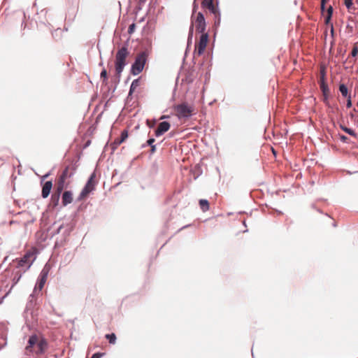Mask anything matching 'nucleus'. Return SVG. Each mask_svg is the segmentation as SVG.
Instances as JSON below:
<instances>
[{"mask_svg":"<svg viewBox=\"0 0 358 358\" xmlns=\"http://www.w3.org/2000/svg\"><path fill=\"white\" fill-rule=\"evenodd\" d=\"M48 344L45 338L38 334L29 336L27 345L24 348L27 356L41 355L48 350Z\"/></svg>","mask_w":358,"mask_h":358,"instance_id":"nucleus-1","label":"nucleus"},{"mask_svg":"<svg viewBox=\"0 0 358 358\" xmlns=\"http://www.w3.org/2000/svg\"><path fill=\"white\" fill-rule=\"evenodd\" d=\"M129 55L127 47L123 46L120 48L115 54V79L117 82L120 81L121 74L124 66L127 65V59Z\"/></svg>","mask_w":358,"mask_h":358,"instance_id":"nucleus-2","label":"nucleus"},{"mask_svg":"<svg viewBox=\"0 0 358 358\" xmlns=\"http://www.w3.org/2000/svg\"><path fill=\"white\" fill-rule=\"evenodd\" d=\"M36 250L32 248L28 250L22 258H17L13 260V263L15 264L16 268H24V271L28 270L34 262L35 261Z\"/></svg>","mask_w":358,"mask_h":358,"instance_id":"nucleus-3","label":"nucleus"},{"mask_svg":"<svg viewBox=\"0 0 358 358\" xmlns=\"http://www.w3.org/2000/svg\"><path fill=\"white\" fill-rule=\"evenodd\" d=\"M175 111L180 120L187 119L193 115L194 108L187 103L183 102L175 106Z\"/></svg>","mask_w":358,"mask_h":358,"instance_id":"nucleus-4","label":"nucleus"},{"mask_svg":"<svg viewBox=\"0 0 358 358\" xmlns=\"http://www.w3.org/2000/svg\"><path fill=\"white\" fill-rule=\"evenodd\" d=\"M147 57L146 52H142L137 55L135 62L131 68V72L133 75H138L142 72L146 63Z\"/></svg>","mask_w":358,"mask_h":358,"instance_id":"nucleus-5","label":"nucleus"},{"mask_svg":"<svg viewBox=\"0 0 358 358\" xmlns=\"http://www.w3.org/2000/svg\"><path fill=\"white\" fill-rule=\"evenodd\" d=\"M96 174L93 173L89 178L85 186L82 189L80 194L78 197V201H81L85 200L89 194L95 189L96 182L95 181Z\"/></svg>","mask_w":358,"mask_h":358,"instance_id":"nucleus-6","label":"nucleus"},{"mask_svg":"<svg viewBox=\"0 0 358 358\" xmlns=\"http://www.w3.org/2000/svg\"><path fill=\"white\" fill-rule=\"evenodd\" d=\"M192 23H193V27L195 26L196 31L198 33H200L201 34H203V33H206V20H205L204 15L202 13L199 12L197 13V15H196V17L195 18V20H193L192 18L191 24Z\"/></svg>","mask_w":358,"mask_h":358,"instance_id":"nucleus-7","label":"nucleus"},{"mask_svg":"<svg viewBox=\"0 0 358 358\" xmlns=\"http://www.w3.org/2000/svg\"><path fill=\"white\" fill-rule=\"evenodd\" d=\"M208 40V33H203V34L201 35L199 43L197 46L196 47L195 51L196 52V54L198 55H201L206 47L207 43Z\"/></svg>","mask_w":358,"mask_h":358,"instance_id":"nucleus-8","label":"nucleus"},{"mask_svg":"<svg viewBox=\"0 0 358 358\" xmlns=\"http://www.w3.org/2000/svg\"><path fill=\"white\" fill-rule=\"evenodd\" d=\"M49 273V268L45 266L43 270L41 271L39 275V279L38 282L36 283L35 289H38V290H42L48 278Z\"/></svg>","mask_w":358,"mask_h":358,"instance_id":"nucleus-9","label":"nucleus"},{"mask_svg":"<svg viewBox=\"0 0 358 358\" xmlns=\"http://www.w3.org/2000/svg\"><path fill=\"white\" fill-rule=\"evenodd\" d=\"M181 71L179 73V78H181L182 81L187 82L188 83L192 82V69H181Z\"/></svg>","mask_w":358,"mask_h":358,"instance_id":"nucleus-10","label":"nucleus"},{"mask_svg":"<svg viewBox=\"0 0 358 358\" xmlns=\"http://www.w3.org/2000/svg\"><path fill=\"white\" fill-rule=\"evenodd\" d=\"M170 123L168 121L163 120L158 123L157 134L158 136L166 132L170 128Z\"/></svg>","mask_w":358,"mask_h":358,"instance_id":"nucleus-11","label":"nucleus"},{"mask_svg":"<svg viewBox=\"0 0 358 358\" xmlns=\"http://www.w3.org/2000/svg\"><path fill=\"white\" fill-rule=\"evenodd\" d=\"M52 187V181H47L45 182V184L43 186L42 192H41V195H42L43 198L45 199L49 196Z\"/></svg>","mask_w":358,"mask_h":358,"instance_id":"nucleus-12","label":"nucleus"},{"mask_svg":"<svg viewBox=\"0 0 358 358\" xmlns=\"http://www.w3.org/2000/svg\"><path fill=\"white\" fill-rule=\"evenodd\" d=\"M73 201V194L70 191H65L62 194V204L66 206Z\"/></svg>","mask_w":358,"mask_h":358,"instance_id":"nucleus-13","label":"nucleus"},{"mask_svg":"<svg viewBox=\"0 0 358 358\" xmlns=\"http://www.w3.org/2000/svg\"><path fill=\"white\" fill-rule=\"evenodd\" d=\"M319 84L320 87L322 92L324 100H327L330 92L327 83L326 82H319Z\"/></svg>","mask_w":358,"mask_h":358,"instance_id":"nucleus-14","label":"nucleus"},{"mask_svg":"<svg viewBox=\"0 0 358 358\" xmlns=\"http://www.w3.org/2000/svg\"><path fill=\"white\" fill-rule=\"evenodd\" d=\"M61 193L54 192L51 196V204L53 207H56L59 204Z\"/></svg>","mask_w":358,"mask_h":358,"instance_id":"nucleus-15","label":"nucleus"},{"mask_svg":"<svg viewBox=\"0 0 358 358\" xmlns=\"http://www.w3.org/2000/svg\"><path fill=\"white\" fill-rule=\"evenodd\" d=\"M65 181L64 180L58 178V180L57 181L55 184V192L62 193L63 189L65 187Z\"/></svg>","mask_w":358,"mask_h":358,"instance_id":"nucleus-16","label":"nucleus"},{"mask_svg":"<svg viewBox=\"0 0 358 358\" xmlns=\"http://www.w3.org/2000/svg\"><path fill=\"white\" fill-rule=\"evenodd\" d=\"M199 206L203 212H206L209 209V203L206 199H200Z\"/></svg>","mask_w":358,"mask_h":358,"instance_id":"nucleus-17","label":"nucleus"},{"mask_svg":"<svg viewBox=\"0 0 358 358\" xmlns=\"http://www.w3.org/2000/svg\"><path fill=\"white\" fill-rule=\"evenodd\" d=\"M192 38H193V23L190 24L189 29V33H188V37H187V48H189L192 43Z\"/></svg>","mask_w":358,"mask_h":358,"instance_id":"nucleus-18","label":"nucleus"},{"mask_svg":"<svg viewBox=\"0 0 358 358\" xmlns=\"http://www.w3.org/2000/svg\"><path fill=\"white\" fill-rule=\"evenodd\" d=\"M105 338L108 341L110 344H115L117 338L114 333L106 334Z\"/></svg>","mask_w":358,"mask_h":358,"instance_id":"nucleus-19","label":"nucleus"},{"mask_svg":"<svg viewBox=\"0 0 358 358\" xmlns=\"http://www.w3.org/2000/svg\"><path fill=\"white\" fill-rule=\"evenodd\" d=\"M341 129L344 131L345 132H346L347 134H348L349 135L352 136H355L356 137L357 136V134L355 133V131L350 129V128H348L345 126H343L342 124H341L340 126Z\"/></svg>","mask_w":358,"mask_h":358,"instance_id":"nucleus-20","label":"nucleus"},{"mask_svg":"<svg viewBox=\"0 0 358 358\" xmlns=\"http://www.w3.org/2000/svg\"><path fill=\"white\" fill-rule=\"evenodd\" d=\"M344 4L349 12H350L352 10H355L357 9V8L354 6L352 0H344Z\"/></svg>","mask_w":358,"mask_h":358,"instance_id":"nucleus-21","label":"nucleus"},{"mask_svg":"<svg viewBox=\"0 0 358 358\" xmlns=\"http://www.w3.org/2000/svg\"><path fill=\"white\" fill-rule=\"evenodd\" d=\"M339 91L341 93L342 96L344 97H347L348 94V90L347 86L345 84H340L339 85Z\"/></svg>","mask_w":358,"mask_h":358,"instance_id":"nucleus-22","label":"nucleus"},{"mask_svg":"<svg viewBox=\"0 0 358 358\" xmlns=\"http://www.w3.org/2000/svg\"><path fill=\"white\" fill-rule=\"evenodd\" d=\"M221 23V14L217 13V15H215L214 18V26L217 29Z\"/></svg>","mask_w":358,"mask_h":358,"instance_id":"nucleus-23","label":"nucleus"},{"mask_svg":"<svg viewBox=\"0 0 358 358\" xmlns=\"http://www.w3.org/2000/svg\"><path fill=\"white\" fill-rule=\"evenodd\" d=\"M155 138H151L147 141V145L151 147V153L153 154L155 151V145H153L155 143Z\"/></svg>","mask_w":358,"mask_h":358,"instance_id":"nucleus-24","label":"nucleus"},{"mask_svg":"<svg viewBox=\"0 0 358 358\" xmlns=\"http://www.w3.org/2000/svg\"><path fill=\"white\" fill-rule=\"evenodd\" d=\"M333 14V7L331 6H329L327 8V16L326 17L325 22L328 23L330 19L331 18Z\"/></svg>","mask_w":358,"mask_h":358,"instance_id":"nucleus-25","label":"nucleus"},{"mask_svg":"<svg viewBox=\"0 0 358 358\" xmlns=\"http://www.w3.org/2000/svg\"><path fill=\"white\" fill-rule=\"evenodd\" d=\"M139 79L134 80L130 87V94L135 90V89L139 85Z\"/></svg>","mask_w":358,"mask_h":358,"instance_id":"nucleus-26","label":"nucleus"},{"mask_svg":"<svg viewBox=\"0 0 358 358\" xmlns=\"http://www.w3.org/2000/svg\"><path fill=\"white\" fill-rule=\"evenodd\" d=\"M320 75V77L319 82H326V80H325L326 71L324 67L321 68Z\"/></svg>","mask_w":358,"mask_h":358,"instance_id":"nucleus-27","label":"nucleus"},{"mask_svg":"<svg viewBox=\"0 0 358 358\" xmlns=\"http://www.w3.org/2000/svg\"><path fill=\"white\" fill-rule=\"evenodd\" d=\"M213 5V0H203L202 1V6L204 7V8H209V7H212V6Z\"/></svg>","mask_w":358,"mask_h":358,"instance_id":"nucleus-28","label":"nucleus"},{"mask_svg":"<svg viewBox=\"0 0 358 358\" xmlns=\"http://www.w3.org/2000/svg\"><path fill=\"white\" fill-rule=\"evenodd\" d=\"M68 174H69V168L66 167L63 171L62 173L59 177V178L66 180V179L69 177Z\"/></svg>","mask_w":358,"mask_h":358,"instance_id":"nucleus-29","label":"nucleus"},{"mask_svg":"<svg viewBox=\"0 0 358 358\" xmlns=\"http://www.w3.org/2000/svg\"><path fill=\"white\" fill-rule=\"evenodd\" d=\"M101 78L103 79V82L106 83V81L108 80V74L106 70L104 69L101 72Z\"/></svg>","mask_w":358,"mask_h":358,"instance_id":"nucleus-30","label":"nucleus"},{"mask_svg":"<svg viewBox=\"0 0 358 358\" xmlns=\"http://www.w3.org/2000/svg\"><path fill=\"white\" fill-rule=\"evenodd\" d=\"M128 137V132L127 130H124L121 133L120 137L119 138L120 139V142H124Z\"/></svg>","mask_w":358,"mask_h":358,"instance_id":"nucleus-31","label":"nucleus"},{"mask_svg":"<svg viewBox=\"0 0 358 358\" xmlns=\"http://www.w3.org/2000/svg\"><path fill=\"white\" fill-rule=\"evenodd\" d=\"M208 9L210 10V13L214 14V15H217V13H220L219 9L216 8L214 4L212 6V7L208 8Z\"/></svg>","mask_w":358,"mask_h":358,"instance_id":"nucleus-32","label":"nucleus"},{"mask_svg":"<svg viewBox=\"0 0 358 358\" xmlns=\"http://www.w3.org/2000/svg\"><path fill=\"white\" fill-rule=\"evenodd\" d=\"M208 9L210 10V13L214 14V15H217V13H220L219 9L216 8L214 4L212 6V7L208 8Z\"/></svg>","mask_w":358,"mask_h":358,"instance_id":"nucleus-33","label":"nucleus"},{"mask_svg":"<svg viewBox=\"0 0 358 358\" xmlns=\"http://www.w3.org/2000/svg\"><path fill=\"white\" fill-rule=\"evenodd\" d=\"M22 277V274L20 273L19 272H17L13 279V283L14 285H16L20 280Z\"/></svg>","mask_w":358,"mask_h":358,"instance_id":"nucleus-34","label":"nucleus"},{"mask_svg":"<svg viewBox=\"0 0 358 358\" xmlns=\"http://www.w3.org/2000/svg\"><path fill=\"white\" fill-rule=\"evenodd\" d=\"M135 29H136V24L134 23H132L131 24L129 25V27L128 28V33L129 34H133L135 31Z\"/></svg>","mask_w":358,"mask_h":358,"instance_id":"nucleus-35","label":"nucleus"},{"mask_svg":"<svg viewBox=\"0 0 358 358\" xmlns=\"http://www.w3.org/2000/svg\"><path fill=\"white\" fill-rule=\"evenodd\" d=\"M357 54H358V47L355 46L352 50L351 55H352V57H356Z\"/></svg>","mask_w":358,"mask_h":358,"instance_id":"nucleus-36","label":"nucleus"},{"mask_svg":"<svg viewBox=\"0 0 358 358\" xmlns=\"http://www.w3.org/2000/svg\"><path fill=\"white\" fill-rule=\"evenodd\" d=\"M339 138L343 143H346L348 140V138L344 135H340Z\"/></svg>","mask_w":358,"mask_h":358,"instance_id":"nucleus-37","label":"nucleus"},{"mask_svg":"<svg viewBox=\"0 0 358 358\" xmlns=\"http://www.w3.org/2000/svg\"><path fill=\"white\" fill-rule=\"evenodd\" d=\"M352 106V101H351V97L350 96H348V99L347 100V103H346V107L347 108H350Z\"/></svg>","mask_w":358,"mask_h":358,"instance_id":"nucleus-38","label":"nucleus"},{"mask_svg":"<svg viewBox=\"0 0 358 358\" xmlns=\"http://www.w3.org/2000/svg\"><path fill=\"white\" fill-rule=\"evenodd\" d=\"M147 123L150 127H154L155 124V120H153L152 122L150 120H147Z\"/></svg>","mask_w":358,"mask_h":358,"instance_id":"nucleus-39","label":"nucleus"},{"mask_svg":"<svg viewBox=\"0 0 358 358\" xmlns=\"http://www.w3.org/2000/svg\"><path fill=\"white\" fill-rule=\"evenodd\" d=\"M122 142H120V139L119 138H117L115 139L113 144L116 146L120 145Z\"/></svg>","mask_w":358,"mask_h":358,"instance_id":"nucleus-40","label":"nucleus"},{"mask_svg":"<svg viewBox=\"0 0 358 358\" xmlns=\"http://www.w3.org/2000/svg\"><path fill=\"white\" fill-rule=\"evenodd\" d=\"M327 0H322L321 1V9L322 10H324V8H325V3Z\"/></svg>","mask_w":358,"mask_h":358,"instance_id":"nucleus-41","label":"nucleus"},{"mask_svg":"<svg viewBox=\"0 0 358 358\" xmlns=\"http://www.w3.org/2000/svg\"><path fill=\"white\" fill-rule=\"evenodd\" d=\"M196 0H194V3H193V14L196 12V10L198 8V6L196 3Z\"/></svg>","mask_w":358,"mask_h":358,"instance_id":"nucleus-42","label":"nucleus"},{"mask_svg":"<svg viewBox=\"0 0 358 358\" xmlns=\"http://www.w3.org/2000/svg\"><path fill=\"white\" fill-rule=\"evenodd\" d=\"M101 355H102L101 353H95L92 356L91 358H101Z\"/></svg>","mask_w":358,"mask_h":358,"instance_id":"nucleus-43","label":"nucleus"},{"mask_svg":"<svg viewBox=\"0 0 358 358\" xmlns=\"http://www.w3.org/2000/svg\"><path fill=\"white\" fill-rule=\"evenodd\" d=\"M166 117H167L166 116L163 115V116H162V117L159 118V120H163L166 119Z\"/></svg>","mask_w":358,"mask_h":358,"instance_id":"nucleus-44","label":"nucleus"},{"mask_svg":"<svg viewBox=\"0 0 358 358\" xmlns=\"http://www.w3.org/2000/svg\"><path fill=\"white\" fill-rule=\"evenodd\" d=\"M154 131H155V134L157 135V129H154Z\"/></svg>","mask_w":358,"mask_h":358,"instance_id":"nucleus-45","label":"nucleus"},{"mask_svg":"<svg viewBox=\"0 0 358 358\" xmlns=\"http://www.w3.org/2000/svg\"><path fill=\"white\" fill-rule=\"evenodd\" d=\"M243 224L246 227L245 222L243 221Z\"/></svg>","mask_w":358,"mask_h":358,"instance_id":"nucleus-46","label":"nucleus"},{"mask_svg":"<svg viewBox=\"0 0 358 358\" xmlns=\"http://www.w3.org/2000/svg\"><path fill=\"white\" fill-rule=\"evenodd\" d=\"M354 110L357 112L356 109H354ZM357 113H358V111H357Z\"/></svg>","mask_w":358,"mask_h":358,"instance_id":"nucleus-47","label":"nucleus"},{"mask_svg":"<svg viewBox=\"0 0 358 358\" xmlns=\"http://www.w3.org/2000/svg\"><path fill=\"white\" fill-rule=\"evenodd\" d=\"M357 107H358V102H357Z\"/></svg>","mask_w":358,"mask_h":358,"instance_id":"nucleus-48","label":"nucleus"}]
</instances>
